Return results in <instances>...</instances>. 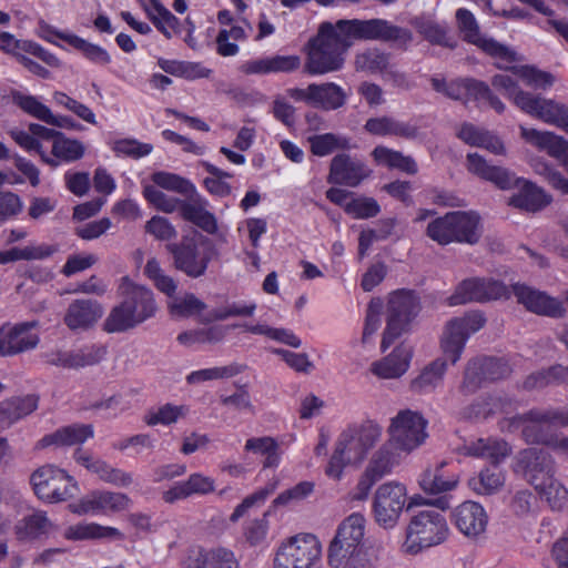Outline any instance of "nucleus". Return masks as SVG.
Listing matches in <instances>:
<instances>
[{
  "instance_id": "7",
  "label": "nucleus",
  "mask_w": 568,
  "mask_h": 568,
  "mask_svg": "<svg viewBox=\"0 0 568 568\" xmlns=\"http://www.w3.org/2000/svg\"><path fill=\"white\" fill-rule=\"evenodd\" d=\"M448 532L449 528L442 513L435 509L420 510L409 520L402 551L417 555L424 549L444 542Z\"/></svg>"
},
{
  "instance_id": "17",
  "label": "nucleus",
  "mask_w": 568,
  "mask_h": 568,
  "mask_svg": "<svg viewBox=\"0 0 568 568\" xmlns=\"http://www.w3.org/2000/svg\"><path fill=\"white\" fill-rule=\"evenodd\" d=\"M517 108L530 116L568 132V106L562 103L528 93L517 101Z\"/></svg>"
},
{
  "instance_id": "56",
  "label": "nucleus",
  "mask_w": 568,
  "mask_h": 568,
  "mask_svg": "<svg viewBox=\"0 0 568 568\" xmlns=\"http://www.w3.org/2000/svg\"><path fill=\"white\" fill-rule=\"evenodd\" d=\"M511 72L525 81V83L534 89H547L555 82L551 73L541 71L531 65L511 67Z\"/></svg>"
},
{
  "instance_id": "49",
  "label": "nucleus",
  "mask_w": 568,
  "mask_h": 568,
  "mask_svg": "<svg viewBox=\"0 0 568 568\" xmlns=\"http://www.w3.org/2000/svg\"><path fill=\"white\" fill-rule=\"evenodd\" d=\"M395 446L388 440L373 455L366 470L374 475L375 478L382 479L389 474L396 464V457L393 452Z\"/></svg>"
},
{
  "instance_id": "39",
  "label": "nucleus",
  "mask_w": 568,
  "mask_h": 568,
  "mask_svg": "<svg viewBox=\"0 0 568 568\" xmlns=\"http://www.w3.org/2000/svg\"><path fill=\"white\" fill-rule=\"evenodd\" d=\"M390 63V53L378 48H368L355 55L354 67L356 71L367 72L371 74L381 73Z\"/></svg>"
},
{
  "instance_id": "25",
  "label": "nucleus",
  "mask_w": 568,
  "mask_h": 568,
  "mask_svg": "<svg viewBox=\"0 0 568 568\" xmlns=\"http://www.w3.org/2000/svg\"><path fill=\"white\" fill-rule=\"evenodd\" d=\"M467 168L473 174L494 183L501 190L513 189L520 179L506 168L488 164L487 161L477 153H469L467 155Z\"/></svg>"
},
{
  "instance_id": "43",
  "label": "nucleus",
  "mask_w": 568,
  "mask_h": 568,
  "mask_svg": "<svg viewBox=\"0 0 568 568\" xmlns=\"http://www.w3.org/2000/svg\"><path fill=\"white\" fill-rule=\"evenodd\" d=\"M150 6L145 8L149 19L155 28L170 39L172 31L179 26V19L172 14L159 0H149Z\"/></svg>"
},
{
  "instance_id": "27",
  "label": "nucleus",
  "mask_w": 568,
  "mask_h": 568,
  "mask_svg": "<svg viewBox=\"0 0 568 568\" xmlns=\"http://www.w3.org/2000/svg\"><path fill=\"white\" fill-rule=\"evenodd\" d=\"M214 489V480L211 477L195 473L186 480L178 481L170 489L163 491L162 499L166 504H174L193 495H207Z\"/></svg>"
},
{
  "instance_id": "1",
  "label": "nucleus",
  "mask_w": 568,
  "mask_h": 568,
  "mask_svg": "<svg viewBox=\"0 0 568 568\" xmlns=\"http://www.w3.org/2000/svg\"><path fill=\"white\" fill-rule=\"evenodd\" d=\"M412 40L410 30L385 19H341L335 23L324 21L320 24L317 34L306 44L304 71L317 75L341 70L345 53L355 41H382L406 49Z\"/></svg>"
},
{
  "instance_id": "36",
  "label": "nucleus",
  "mask_w": 568,
  "mask_h": 568,
  "mask_svg": "<svg viewBox=\"0 0 568 568\" xmlns=\"http://www.w3.org/2000/svg\"><path fill=\"white\" fill-rule=\"evenodd\" d=\"M311 105L325 111H333L346 103L347 94L333 82L310 84Z\"/></svg>"
},
{
  "instance_id": "59",
  "label": "nucleus",
  "mask_w": 568,
  "mask_h": 568,
  "mask_svg": "<svg viewBox=\"0 0 568 568\" xmlns=\"http://www.w3.org/2000/svg\"><path fill=\"white\" fill-rule=\"evenodd\" d=\"M152 181L158 186L186 195L190 192H194V184L189 180L170 172H155L152 174Z\"/></svg>"
},
{
  "instance_id": "9",
  "label": "nucleus",
  "mask_w": 568,
  "mask_h": 568,
  "mask_svg": "<svg viewBox=\"0 0 568 568\" xmlns=\"http://www.w3.org/2000/svg\"><path fill=\"white\" fill-rule=\"evenodd\" d=\"M420 308V298L414 291L399 290L390 294L387 303V323L382 339L383 351L408 329Z\"/></svg>"
},
{
  "instance_id": "42",
  "label": "nucleus",
  "mask_w": 568,
  "mask_h": 568,
  "mask_svg": "<svg viewBox=\"0 0 568 568\" xmlns=\"http://www.w3.org/2000/svg\"><path fill=\"white\" fill-rule=\"evenodd\" d=\"M55 252H58V246L48 244L13 247L11 250L0 252V264L19 260H43Z\"/></svg>"
},
{
  "instance_id": "2",
  "label": "nucleus",
  "mask_w": 568,
  "mask_h": 568,
  "mask_svg": "<svg viewBox=\"0 0 568 568\" xmlns=\"http://www.w3.org/2000/svg\"><path fill=\"white\" fill-rule=\"evenodd\" d=\"M486 318L479 312H471L450 320L444 329L440 345L445 357L427 364L410 382V389L416 394H429L442 385L447 371V361L453 365L458 362L470 334L479 331Z\"/></svg>"
},
{
  "instance_id": "35",
  "label": "nucleus",
  "mask_w": 568,
  "mask_h": 568,
  "mask_svg": "<svg viewBox=\"0 0 568 568\" xmlns=\"http://www.w3.org/2000/svg\"><path fill=\"white\" fill-rule=\"evenodd\" d=\"M189 568H240L234 552L225 547L199 549L190 557Z\"/></svg>"
},
{
  "instance_id": "37",
  "label": "nucleus",
  "mask_w": 568,
  "mask_h": 568,
  "mask_svg": "<svg viewBox=\"0 0 568 568\" xmlns=\"http://www.w3.org/2000/svg\"><path fill=\"white\" fill-rule=\"evenodd\" d=\"M521 138L529 144L548 152L549 155L560 160L568 150V141L548 132L528 129L519 125Z\"/></svg>"
},
{
  "instance_id": "48",
  "label": "nucleus",
  "mask_w": 568,
  "mask_h": 568,
  "mask_svg": "<svg viewBox=\"0 0 568 568\" xmlns=\"http://www.w3.org/2000/svg\"><path fill=\"white\" fill-rule=\"evenodd\" d=\"M84 151V145L79 140L69 139L62 132L52 144L53 159L59 163L74 162L83 156Z\"/></svg>"
},
{
  "instance_id": "62",
  "label": "nucleus",
  "mask_w": 568,
  "mask_h": 568,
  "mask_svg": "<svg viewBox=\"0 0 568 568\" xmlns=\"http://www.w3.org/2000/svg\"><path fill=\"white\" fill-rule=\"evenodd\" d=\"M112 150L118 156L140 159L149 155L153 150V145L142 143L135 139H120L114 141Z\"/></svg>"
},
{
  "instance_id": "55",
  "label": "nucleus",
  "mask_w": 568,
  "mask_h": 568,
  "mask_svg": "<svg viewBox=\"0 0 568 568\" xmlns=\"http://www.w3.org/2000/svg\"><path fill=\"white\" fill-rule=\"evenodd\" d=\"M202 166L211 174V176L205 178L203 183L205 189L214 195L219 196H227L231 194L232 189L229 183L223 181L224 179L232 178L233 175L226 171L219 169L217 166L211 164L210 162L203 161Z\"/></svg>"
},
{
  "instance_id": "58",
  "label": "nucleus",
  "mask_w": 568,
  "mask_h": 568,
  "mask_svg": "<svg viewBox=\"0 0 568 568\" xmlns=\"http://www.w3.org/2000/svg\"><path fill=\"white\" fill-rule=\"evenodd\" d=\"M276 488V483H268L266 486L257 489L253 494L246 496L240 505H237L233 511V514L230 517V520L235 523L241 517H243L248 509L253 507H260L262 506L267 497L274 493Z\"/></svg>"
},
{
  "instance_id": "33",
  "label": "nucleus",
  "mask_w": 568,
  "mask_h": 568,
  "mask_svg": "<svg viewBox=\"0 0 568 568\" xmlns=\"http://www.w3.org/2000/svg\"><path fill=\"white\" fill-rule=\"evenodd\" d=\"M465 455L474 457H483L497 465L507 458L511 448L504 439L498 438H479L475 442L467 443L463 446Z\"/></svg>"
},
{
  "instance_id": "40",
  "label": "nucleus",
  "mask_w": 568,
  "mask_h": 568,
  "mask_svg": "<svg viewBox=\"0 0 568 568\" xmlns=\"http://www.w3.org/2000/svg\"><path fill=\"white\" fill-rule=\"evenodd\" d=\"M372 156L378 164L395 168L408 174H416L418 171L417 164L412 156L404 155L399 151L383 145L376 146L372 152Z\"/></svg>"
},
{
  "instance_id": "28",
  "label": "nucleus",
  "mask_w": 568,
  "mask_h": 568,
  "mask_svg": "<svg viewBox=\"0 0 568 568\" xmlns=\"http://www.w3.org/2000/svg\"><path fill=\"white\" fill-rule=\"evenodd\" d=\"M123 302L139 324L153 317L156 312L153 293L144 286L129 285L124 291Z\"/></svg>"
},
{
  "instance_id": "14",
  "label": "nucleus",
  "mask_w": 568,
  "mask_h": 568,
  "mask_svg": "<svg viewBox=\"0 0 568 568\" xmlns=\"http://www.w3.org/2000/svg\"><path fill=\"white\" fill-rule=\"evenodd\" d=\"M508 295V288L501 281L491 277H470L456 286L455 292L448 297V304L455 306L471 302L485 303Z\"/></svg>"
},
{
  "instance_id": "50",
  "label": "nucleus",
  "mask_w": 568,
  "mask_h": 568,
  "mask_svg": "<svg viewBox=\"0 0 568 568\" xmlns=\"http://www.w3.org/2000/svg\"><path fill=\"white\" fill-rule=\"evenodd\" d=\"M484 368L480 357L468 361L464 371L463 382L459 386V390L463 394H474L481 387L484 382H487Z\"/></svg>"
},
{
  "instance_id": "30",
  "label": "nucleus",
  "mask_w": 568,
  "mask_h": 568,
  "mask_svg": "<svg viewBox=\"0 0 568 568\" xmlns=\"http://www.w3.org/2000/svg\"><path fill=\"white\" fill-rule=\"evenodd\" d=\"M300 65L301 59L297 55H274L247 61L242 64L241 70L245 74H267L292 72Z\"/></svg>"
},
{
  "instance_id": "19",
  "label": "nucleus",
  "mask_w": 568,
  "mask_h": 568,
  "mask_svg": "<svg viewBox=\"0 0 568 568\" xmlns=\"http://www.w3.org/2000/svg\"><path fill=\"white\" fill-rule=\"evenodd\" d=\"M514 294L518 303L523 304L527 311L537 315L561 318L566 314L562 302L549 296L545 292L516 284L514 285Z\"/></svg>"
},
{
  "instance_id": "10",
  "label": "nucleus",
  "mask_w": 568,
  "mask_h": 568,
  "mask_svg": "<svg viewBox=\"0 0 568 568\" xmlns=\"http://www.w3.org/2000/svg\"><path fill=\"white\" fill-rule=\"evenodd\" d=\"M30 481L36 495L48 503L64 501L78 491L73 478L52 465L39 467L32 473Z\"/></svg>"
},
{
  "instance_id": "54",
  "label": "nucleus",
  "mask_w": 568,
  "mask_h": 568,
  "mask_svg": "<svg viewBox=\"0 0 568 568\" xmlns=\"http://www.w3.org/2000/svg\"><path fill=\"white\" fill-rule=\"evenodd\" d=\"M225 336V329L221 326H212L209 328H197L182 332L178 336V342L185 346L203 343H217Z\"/></svg>"
},
{
  "instance_id": "20",
  "label": "nucleus",
  "mask_w": 568,
  "mask_h": 568,
  "mask_svg": "<svg viewBox=\"0 0 568 568\" xmlns=\"http://www.w3.org/2000/svg\"><path fill=\"white\" fill-rule=\"evenodd\" d=\"M452 519L459 532L473 540L484 535L488 523L485 509L475 501H465L456 507Z\"/></svg>"
},
{
  "instance_id": "21",
  "label": "nucleus",
  "mask_w": 568,
  "mask_h": 568,
  "mask_svg": "<svg viewBox=\"0 0 568 568\" xmlns=\"http://www.w3.org/2000/svg\"><path fill=\"white\" fill-rule=\"evenodd\" d=\"M102 315L103 307L98 301L78 298L65 310L63 323L73 332L87 331L94 326Z\"/></svg>"
},
{
  "instance_id": "4",
  "label": "nucleus",
  "mask_w": 568,
  "mask_h": 568,
  "mask_svg": "<svg viewBox=\"0 0 568 568\" xmlns=\"http://www.w3.org/2000/svg\"><path fill=\"white\" fill-rule=\"evenodd\" d=\"M381 436L382 427L372 420L345 429L336 442L334 454L325 470L326 475L339 479L343 468L363 462Z\"/></svg>"
},
{
  "instance_id": "38",
  "label": "nucleus",
  "mask_w": 568,
  "mask_h": 568,
  "mask_svg": "<svg viewBox=\"0 0 568 568\" xmlns=\"http://www.w3.org/2000/svg\"><path fill=\"white\" fill-rule=\"evenodd\" d=\"M446 466V462H440L425 469L419 480V485L425 493L440 494L456 487L458 478L454 474H449L445 469Z\"/></svg>"
},
{
  "instance_id": "61",
  "label": "nucleus",
  "mask_w": 568,
  "mask_h": 568,
  "mask_svg": "<svg viewBox=\"0 0 568 568\" xmlns=\"http://www.w3.org/2000/svg\"><path fill=\"white\" fill-rule=\"evenodd\" d=\"M53 101L67 109L68 111L75 114L81 120L90 123V124H97L95 114L93 111L85 104L81 103L80 101L69 97L64 92L57 91L53 93Z\"/></svg>"
},
{
  "instance_id": "34",
  "label": "nucleus",
  "mask_w": 568,
  "mask_h": 568,
  "mask_svg": "<svg viewBox=\"0 0 568 568\" xmlns=\"http://www.w3.org/2000/svg\"><path fill=\"white\" fill-rule=\"evenodd\" d=\"M130 498L122 493L94 491L80 501L79 513L119 511L125 509Z\"/></svg>"
},
{
  "instance_id": "57",
  "label": "nucleus",
  "mask_w": 568,
  "mask_h": 568,
  "mask_svg": "<svg viewBox=\"0 0 568 568\" xmlns=\"http://www.w3.org/2000/svg\"><path fill=\"white\" fill-rule=\"evenodd\" d=\"M418 32L430 43L455 48L456 43L448 37L447 27L433 20H424L417 24Z\"/></svg>"
},
{
  "instance_id": "46",
  "label": "nucleus",
  "mask_w": 568,
  "mask_h": 568,
  "mask_svg": "<svg viewBox=\"0 0 568 568\" xmlns=\"http://www.w3.org/2000/svg\"><path fill=\"white\" fill-rule=\"evenodd\" d=\"M468 485L478 495H491L504 485V476L497 468H486L470 478Z\"/></svg>"
},
{
  "instance_id": "32",
  "label": "nucleus",
  "mask_w": 568,
  "mask_h": 568,
  "mask_svg": "<svg viewBox=\"0 0 568 568\" xmlns=\"http://www.w3.org/2000/svg\"><path fill=\"white\" fill-rule=\"evenodd\" d=\"M412 349L399 345L384 359L372 364V372L381 378H397L409 367Z\"/></svg>"
},
{
  "instance_id": "26",
  "label": "nucleus",
  "mask_w": 568,
  "mask_h": 568,
  "mask_svg": "<svg viewBox=\"0 0 568 568\" xmlns=\"http://www.w3.org/2000/svg\"><path fill=\"white\" fill-rule=\"evenodd\" d=\"M514 187H517V192L509 196L507 201L509 206L524 212L535 213L550 203V197L545 191L528 180L519 179Z\"/></svg>"
},
{
  "instance_id": "6",
  "label": "nucleus",
  "mask_w": 568,
  "mask_h": 568,
  "mask_svg": "<svg viewBox=\"0 0 568 568\" xmlns=\"http://www.w3.org/2000/svg\"><path fill=\"white\" fill-rule=\"evenodd\" d=\"M426 235L439 245H475L481 236L480 217L475 212L454 211L428 223Z\"/></svg>"
},
{
  "instance_id": "3",
  "label": "nucleus",
  "mask_w": 568,
  "mask_h": 568,
  "mask_svg": "<svg viewBox=\"0 0 568 568\" xmlns=\"http://www.w3.org/2000/svg\"><path fill=\"white\" fill-rule=\"evenodd\" d=\"M515 473L521 475L554 510L568 507V489L556 477V460L542 448L521 449L514 464Z\"/></svg>"
},
{
  "instance_id": "16",
  "label": "nucleus",
  "mask_w": 568,
  "mask_h": 568,
  "mask_svg": "<svg viewBox=\"0 0 568 568\" xmlns=\"http://www.w3.org/2000/svg\"><path fill=\"white\" fill-rule=\"evenodd\" d=\"M406 504V488L398 483H386L378 487L374 499L376 521L384 527H393Z\"/></svg>"
},
{
  "instance_id": "63",
  "label": "nucleus",
  "mask_w": 568,
  "mask_h": 568,
  "mask_svg": "<svg viewBox=\"0 0 568 568\" xmlns=\"http://www.w3.org/2000/svg\"><path fill=\"white\" fill-rule=\"evenodd\" d=\"M344 211L355 219H369L376 216L381 207L373 197L361 196L348 201Z\"/></svg>"
},
{
  "instance_id": "23",
  "label": "nucleus",
  "mask_w": 568,
  "mask_h": 568,
  "mask_svg": "<svg viewBox=\"0 0 568 568\" xmlns=\"http://www.w3.org/2000/svg\"><path fill=\"white\" fill-rule=\"evenodd\" d=\"M33 323H22L9 329L0 328V355L11 356L34 348L39 336L31 332Z\"/></svg>"
},
{
  "instance_id": "15",
  "label": "nucleus",
  "mask_w": 568,
  "mask_h": 568,
  "mask_svg": "<svg viewBox=\"0 0 568 568\" xmlns=\"http://www.w3.org/2000/svg\"><path fill=\"white\" fill-rule=\"evenodd\" d=\"M456 21L464 40L477 45L487 54L511 63L518 60L517 53L493 38H485L479 32V26L474 14L464 8L456 11Z\"/></svg>"
},
{
  "instance_id": "41",
  "label": "nucleus",
  "mask_w": 568,
  "mask_h": 568,
  "mask_svg": "<svg viewBox=\"0 0 568 568\" xmlns=\"http://www.w3.org/2000/svg\"><path fill=\"white\" fill-rule=\"evenodd\" d=\"M38 407V397L27 395L24 397H13L3 400L0 404V415L9 423H13L34 412Z\"/></svg>"
},
{
  "instance_id": "11",
  "label": "nucleus",
  "mask_w": 568,
  "mask_h": 568,
  "mask_svg": "<svg viewBox=\"0 0 568 568\" xmlns=\"http://www.w3.org/2000/svg\"><path fill=\"white\" fill-rule=\"evenodd\" d=\"M320 556L321 545L314 535H296L281 545L274 568H311Z\"/></svg>"
},
{
  "instance_id": "24",
  "label": "nucleus",
  "mask_w": 568,
  "mask_h": 568,
  "mask_svg": "<svg viewBox=\"0 0 568 568\" xmlns=\"http://www.w3.org/2000/svg\"><path fill=\"white\" fill-rule=\"evenodd\" d=\"M75 462L89 471L95 474L101 480L113 484L121 487H126L132 484L133 478L130 473H125L122 469L114 468L106 462L94 457L92 454L78 448L73 455Z\"/></svg>"
},
{
  "instance_id": "51",
  "label": "nucleus",
  "mask_w": 568,
  "mask_h": 568,
  "mask_svg": "<svg viewBox=\"0 0 568 568\" xmlns=\"http://www.w3.org/2000/svg\"><path fill=\"white\" fill-rule=\"evenodd\" d=\"M52 527V523L49 520L45 513L37 510L22 519L19 526V534L22 537L34 539L49 534Z\"/></svg>"
},
{
  "instance_id": "53",
  "label": "nucleus",
  "mask_w": 568,
  "mask_h": 568,
  "mask_svg": "<svg viewBox=\"0 0 568 568\" xmlns=\"http://www.w3.org/2000/svg\"><path fill=\"white\" fill-rule=\"evenodd\" d=\"M65 42L79 50L89 61L105 67L111 62V57L102 47L91 43L78 36L65 37Z\"/></svg>"
},
{
  "instance_id": "64",
  "label": "nucleus",
  "mask_w": 568,
  "mask_h": 568,
  "mask_svg": "<svg viewBox=\"0 0 568 568\" xmlns=\"http://www.w3.org/2000/svg\"><path fill=\"white\" fill-rule=\"evenodd\" d=\"M143 195L159 211L164 213L179 211L181 200L166 195L153 185H146Z\"/></svg>"
},
{
  "instance_id": "47",
  "label": "nucleus",
  "mask_w": 568,
  "mask_h": 568,
  "mask_svg": "<svg viewBox=\"0 0 568 568\" xmlns=\"http://www.w3.org/2000/svg\"><path fill=\"white\" fill-rule=\"evenodd\" d=\"M189 413V408L184 405L165 404L156 409L149 410L143 420L149 426L155 425H171L176 423L180 418H184Z\"/></svg>"
},
{
  "instance_id": "18",
  "label": "nucleus",
  "mask_w": 568,
  "mask_h": 568,
  "mask_svg": "<svg viewBox=\"0 0 568 568\" xmlns=\"http://www.w3.org/2000/svg\"><path fill=\"white\" fill-rule=\"evenodd\" d=\"M371 174L366 164L346 153L335 155L329 165L327 182L348 187L358 186Z\"/></svg>"
},
{
  "instance_id": "8",
  "label": "nucleus",
  "mask_w": 568,
  "mask_h": 568,
  "mask_svg": "<svg viewBox=\"0 0 568 568\" xmlns=\"http://www.w3.org/2000/svg\"><path fill=\"white\" fill-rule=\"evenodd\" d=\"M165 248L172 256L174 268L191 278L206 273L213 254L210 241L196 233L183 235L179 242L166 244Z\"/></svg>"
},
{
  "instance_id": "31",
  "label": "nucleus",
  "mask_w": 568,
  "mask_h": 568,
  "mask_svg": "<svg viewBox=\"0 0 568 568\" xmlns=\"http://www.w3.org/2000/svg\"><path fill=\"white\" fill-rule=\"evenodd\" d=\"M365 130L374 135H395L407 140L416 139L419 133L416 125L387 115L368 119Z\"/></svg>"
},
{
  "instance_id": "45",
  "label": "nucleus",
  "mask_w": 568,
  "mask_h": 568,
  "mask_svg": "<svg viewBox=\"0 0 568 568\" xmlns=\"http://www.w3.org/2000/svg\"><path fill=\"white\" fill-rule=\"evenodd\" d=\"M140 325L129 307L122 301L113 307L103 323V329L108 333H121Z\"/></svg>"
},
{
  "instance_id": "60",
  "label": "nucleus",
  "mask_w": 568,
  "mask_h": 568,
  "mask_svg": "<svg viewBox=\"0 0 568 568\" xmlns=\"http://www.w3.org/2000/svg\"><path fill=\"white\" fill-rule=\"evenodd\" d=\"M71 352L73 368H81L100 363L106 354V347L101 344H91Z\"/></svg>"
},
{
  "instance_id": "44",
  "label": "nucleus",
  "mask_w": 568,
  "mask_h": 568,
  "mask_svg": "<svg viewBox=\"0 0 568 568\" xmlns=\"http://www.w3.org/2000/svg\"><path fill=\"white\" fill-rule=\"evenodd\" d=\"M314 155L326 156L336 150H347L351 146L349 139L334 133L312 135L307 139Z\"/></svg>"
},
{
  "instance_id": "12",
  "label": "nucleus",
  "mask_w": 568,
  "mask_h": 568,
  "mask_svg": "<svg viewBox=\"0 0 568 568\" xmlns=\"http://www.w3.org/2000/svg\"><path fill=\"white\" fill-rule=\"evenodd\" d=\"M364 529L365 518L358 513L349 515L339 524L328 547L327 559L331 567L343 566L347 554L352 555L362 549Z\"/></svg>"
},
{
  "instance_id": "22",
  "label": "nucleus",
  "mask_w": 568,
  "mask_h": 568,
  "mask_svg": "<svg viewBox=\"0 0 568 568\" xmlns=\"http://www.w3.org/2000/svg\"><path fill=\"white\" fill-rule=\"evenodd\" d=\"M185 200H181L179 213L181 217L193 223L209 234L217 232V222L211 212L207 211L209 202L194 187V192L185 195Z\"/></svg>"
},
{
  "instance_id": "52",
  "label": "nucleus",
  "mask_w": 568,
  "mask_h": 568,
  "mask_svg": "<svg viewBox=\"0 0 568 568\" xmlns=\"http://www.w3.org/2000/svg\"><path fill=\"white\" fill-rule=\"evenodd\" d=\"M64 536L68 539L83 540L104 537H119L121 534L116 528L103 527L98 524H84L69 527Z\"/></svg>"
},
{
  "instance_id": "29",
  "label": "nucleus",
  "mask_w": 568,
  "mask_h": 568,
  "mask_svg": "<svg viewBox=\"0 0 568 568\" xmlns=\"http://www.w3.org/2000/svg\"><path fill=\"white\" fill-rule=\"evenodd\" d=\"M93 437V428L91 425H70L59 428L52 434L43 436L36 444V449H43L51 445L72 446L84 443L88 438Z\"/></svg>"
},
{
  "instance_id": "13",
  "label": "nucleus",
  "mask_w": 568,
  "mask_h": 568,
  "mask_svg": "<svg viewBox=\"0 0 568 568\" xmlns=\"http://www.w3.org/2000/svg\"><path fill=\"white\" fill-rule=\"evenodd\" d=\"M427 420L417 412H399L388 428L389 442L398 449L412 452L422 445L426 437Z\"/></svg>"
},
{
  "instance_id": "5",
  "label": "nucleus",
  "mask_w": 568,
  "mask_h": 568,
  "mask_svg": "<svg viewBox=\"0 0 568 568\" xmlns=\"http://www.w3.org/2000/svg\"><path fill=\"white\" fill-rule=\"evenodd\" d=\"M499 426L503 432L521 430V436L527 444L547 446L554 433H550L546 427H568V409L532 408L524 414L504 417L499 422Z\"/></svg>"
}]
</instances>
